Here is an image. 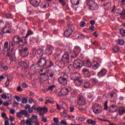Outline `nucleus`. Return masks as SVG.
Here are the masks:
<instances>
[{"label": "nucleus", "mask_w": 125, "mask_h": 125, "mask_svg": "<svg viewBox=\"0 0 125 125\" xmlns=\"http://www.w3.org/2000/svg\"><path fill=\"white\" fill-rule=\"evenodd\" d=\"M80 25L81 26V27H85V26H86V23H85V22L83 21L80 23Z\"/></svg>", "instance_id": "8fccbe9b"}, {"label": "nucleus", "mask_w": 125, "mask_h": 125, "mask_svg": "<svg viewBox=\"0 0 125 125\" xmlns=\"http://www.w3.org/2000/svg\"><path fill=\"white\" fill-rule=\"evenodd\" d=\"M111 3L108 2L106 3V4L105 5V6L107 7V8L109 9V8H111Z\"/></svg>", "instance_id": "680f3d73"}, {"label": "nucleus", "mask_w": 125, "mask_h": 125, "mask_svg": "<svg viewBox=\"0 0 125 125\" xmlns=\"http://www.w3.org/2000/svg\"><path fill=\"white\" fill-rule=\"evenodd\" d=\"M21 64L23 65V67H24L25 69H28V68H29V64H28V63L25 62H22Z\"/></svg>", "instance_id": "58836bf2"}, {"label": "nucleus", "mask_w": 125, "mask_h": 125, "mask_svg": "<svg viewBox=\"0 0 125 125\" xmlns=\"http://www.w3.org/2000/svg\"><path fill=\"white\" fill-rule=\"evenodd\" d=\"M21 39V37L20 36H15L13 38V41L15 43H18L19 41Z\"/></svg>", "instance_id": "bb28decb"}, {"label": "nucleus", "mask_w": 125, "mask_h": 125, "mask_svg": "<svg viewBox=\"0 0 125 125\" xmlns=\"http://www.w3.org/2000/svg\"><path fill=\"white\" fill-rule=\"evenodd\" d=\"M59 1L62 5H63V6L66 5V2L65 1V0H59Z\"/></svg>", "instance_id": "49530a36"}, {"label": "nucleus", "mask_w": 125, "mask_h": 125, "mask_svg": "<svg viewBox=\"0 0 125 125\" xmlns=\"http://www.w3.org/2000/svg\"><path fill=\"white\" fill-rule=\"evenodd\" d=\"M47 111H48V109H47L46 107H44L42 108V112H43L44 113H47Z\"/></svg>", "instance_id": "5fc2aeb1"}, {"label": "nucleus", "mask_w": 125, "mask_h": 125, "mask_svg": "<svg viewBox=\"0 0 125 125\" xmlns=\"http://www.w3.org/2000/svg\"><path fill=\"white\" fill-rule=\"evenodd\" d=\"M25 37H21V39L20 41H19V42H18V43H19V45L20 46L25 45L26 43H27V41H26V40H23V39H24Z\"/></svg>", "instance_id": "412c9836"}, {"label": "nucleus", "mask_w": 125, "mask_h": 125, "mask_svg": "<svg viewBox=\"0 0 125 125\" xmlns=\"http://www.w3.org/2000/svg\"><path fill=\"white\" fill-rule=\"evenodd\" d=\"M1 116L2 118H4L5 119V118H7V117H6V113L4 112H2L1 114Z\"/></svg>", "instance_id": "e2e57ef3"}, {"label": "nucleus", "mask_w": 125, "mask_h": 125, "mask_svg": "<svg viewBox=\"0 0 125 125\" xmlns=\"http://www.w3.org/2000/svg\"><path fill=\"white\" fill-rule=\"evenodd\" d=\"M14 46H15V45L13 42L10 43V46L9 47V50H10L11 51H12L13 49H14Z\"/></svg>", "instance_id": "c9c22d12"}, {"label": "nucleus", "mask_w": 125, "mask_h": 125, "mask_svg": "<svg viewBox=\"0 0 125 125\" xmlns=\"http://www.w3.org/2000/svg\"><path fill=\"white\" fill-rule=\"evenodd\" d=\"M72 33H73V30H72V28H69L65 31L64 36L66 38H69L72 35Z\"/></svg>", "instance_id": "dca6fc26"}, {"label": "nucleus", "mask_w": 125, "mask_h": 125, "mask_svg": "<svg viewBox=\"0 0 125 125\" xmlns=\"http://www.w3.org/2000/svg\"><path fill=\"white\" fill-rule=\"evenodd\" d=\"M71 79L72 81H77L82 79V75L79 72H74L70 75Z\"/></svg>", "instance_id": "423d86ee"}, {"label": "nucleus", "mask_w": 125, "mask_h": 125, "mask_svg": "<svg viewBox=\"0 0 125 125\" xmlns=\"http://www.w3.org/2000/svg\"><path fill=\"white\" fill-rule=\"evenodd\" d=\"M95 29V27L93 25L90 26L89 27V31H90V32H93Z\"/></svg>", "instance_id": "603ef678"}, {"label": "nucleus", "mask_w": 125, "mask_h": 125, "mask_svg": "<svg viewBox=\"0 0 125 125\" xmlns=\"http://www.w3.org/2000/svg\"><path fill=\"white\" fill-rule=\"evenodd\" d=\"M119 115L120 116H123L125 114V108L124 107L120 106L119 108Z\"/></svg>", "instance_id": "a878e982"}, {"label": "nucleus", "mask_w": 125, "mask_h": 125, "mask_svg": "<svg viewBox=\"0 0 125 125\" xmlns=\"http://www.w3.org/2000/svg\"><path fill=\"white\" fill-rule=\"evenodd\" d=\"M61 115L62 117H63V118L67 117V112L65 110H64L63 112H62Z\"/></svg>", "instance_id": "de8ad7c7"}, {"label": "nucleus", "mask_w": 125, "mask_h": 125, "mask_svg": "<svg viewBox=\"0 0 125 125\" xmlns=\"http://www.w3.org/2000/svg\"><path fill=\"white\" fill-rule=\"evenodd\" d=\"M29 1L31 4H32L33 6H34V7H38L39 5H42V2H39L37 0H29Z\"/></svg>", "instance_id": "2eb2a0df"}, {"label": "nucleus", "mask_w": 125, "mask_h": 125, "mask_svg": "<svg viewBox=\"0 0 125 125\" xmlns=\"http://www.w3.org/2000/svg\"><path fill=\"white\" fill-rule=\"evenodd\" d=\"M86 103V100L84 96H83L81 94H80L78 96V104L79 106H83V105H85Z\"/></svg>", "instance_id": "7ed1b4c3"}, {"label": "nucleus", "mask_w": 125, "mask_h": 125, "mask_svg": "<svg viewBox=\"0 0 125 125\" xmlns=\"http://www.w3.org/2000/svg\"><path fill=\"white\" fill-rule=\"evenodd\" d=\"M34 33L33 32V31L31 30H28L27 33L26 34V35L25 36V38H27L29 36H31V35H33Z\"/></svg>", "instance_id": "4c0bfd02"}, {"label": "nucleus", "mask_w": 125, "mask_h": 125, "mask_svg": "<svg viewBox=\"0 0 125 125\" xmlns=\"http://www.w3.org/2000/svg\"><path fill=\"white\" fill-rule=\"evenodd\" d=\"M83 83V80H80L78 79L77 80L74 81V83L76 85V86H81L82 85V83Z\"/></svg>", "instance_id": "b1692460"}, {"label": "nucleus", "mask_w": 125, "mask_h": 125, "mask_svg": "<svg viewBox=\"0 0 125 125\" xmlns=\"http://www.w3.org/2000/svg\"><path fill=\"white\" fill-rule=\"evenodd\" d=\"M113 51L115 53H117L120 51V47L118 46H115L113 48Z\"/></svg>", "instance_id": "e433bc0d"}, {"label": "nucleus", "mask_w": 125, "mask_h": 125, "mask_svg": "<svg viewBox=\"0 0 125 125\" xmlns=\"http://www.w3.org/2000/svg\"><path fill=\"white\" fill-rule=\"evenodd\" d=\"M82 72L83 75H84V77L89 78V77L91 76V73H90V72H89V70L87 68H83Z\"/></svg>", "instance_id": "ddd939ff"}, {"label": "nucleus", "mask_w": 125, "mask_h": 125, "mask_svg": "<svg viewBox=\"0 0 125 125\" xmlns=\"http://www.w3.org/2000/svg\"><path fill=\"white\" fill-rule=\"evenodd\" d=\"M81 51H82V49L80 46H76L74 47L73 51L71 54V58H76V57H78Z\"/></svg>", "instance_id": "f03ea898"}, {"label": "nucleus", "mask_w": 125, "mask_h": 125, "mask_svg": "<svg viewBox=\"0 0 125 125\" xmlns=\"http://www.w3.org/2000/svg\"><path fill=\"white\" fill-rule=\"evenodd\" d=\"M99 67H100V64L97 62H96L93 64V65L92 66V69H93V70H97V69H98Z\"/></svg>", "instance_id": "c85d7f7f"}, {"label": "nucleus", "mask_w": 125, "mask_h": 125, "mask_svg": "<svg viewBox=\"0 0 125 125\" xmlns=\"http://www.w3.org/2000/svg\"><path fill=\"white\" fill-rule=\"evenodd\" d=\"M86 2H87V5L89 6V7L93 4V3H94V2H95V1L93 0H86Z\"/></svg>", "instance_id": "7c9ffc66"}, {"label": "nucleus", "mask_w": 125, "mask_h": 125, "mask_svg": "<svg viewBox=\"0 0 125 125\" xmlns=\"http://www.w3.org/2000/svg\"><path fill=\"white\" fill-rule=\"evenodd\" d=\"M37 64L39 67H44L45 66H46V64H47V60H46V58H41L37 62Z\"/></svg>", "instance_id": "20e7f679"}, {"label": "nucleus", "mask_w": 125, "mask_h": 125, "mask_svg": "<svg viewBox=\"0 0 125 125\" xmlns=\"http://www.w3.org/2000/svg\"><path fill=\"white\" fill-rule=\"evenodd\" d=\"M120 34L122 36V37L125 36V30L124 28H121L120 30Z\"/></svg>", "instance_id": "79ce46f5"}, {"label": "nucleus", "mask_w": 125, "mask_h": 125, "mask_svg": "<svg viewBox=\"0 0 125 125\" xmlns=\"http://www.w3.org/2000/svg\"><path fill=\"white\" fill-rule=\"evenodd\" d=\"M21 86L23 88H26L28 87V84L25 83H23L22 84H21Z\"/></svg>", "instance_id": "13d9d810"}, {"label": "nucleus", "mask_w": 125, "mask_h": 125, "mask_svg": "<svg viewBox=\"0 0 125 125\" xmlns=\"http://www.w3.org/2000/svg\"><path fill=\"white\" fill-rule=\"evenodd\" d=\"M42 122H43V123H47V118H45V117H42Z\"/></svg>", "instance_id": "bf43d9fd"}, {"label": "nucleus", "mask_w": 125, "mask_h": 125, "mask_svg": "<svg viewBox=\"0 0 125 125\" xmlns=\"http://www.w3.org/2000/svg\"><path fill=\"white\" fill-rule=\"evenodd\" d=\"M20 53L22 57H27L29 55V51L28 47H26L21 49Z\"/></svg>", "instance_id": "1a4fd4ad"}, {"label": "nucleus", "mask_w": 125, "mask_h": 125, "mask_svg": "<svg viewBox=\"0 0 125 125\" xmlns=\"http://www.w3.org/2000/svg\"><path fill=\"white\" fill-rule=\"evenodd\" d=\"M12 23L11 22H7V23H6V26H7V27H8V26H9V27H10V28H11V26H12Z\"/></svg>", "instance_id": "0e129e2a"}, {"label": "nucleus", "mask_w": 125, "mask_h": 125, "mask_svg": "<svg viewBox=\"0 0 125 125\" xmlns=\"http://www.w3.org/2000/svg\"><path fill=\"white\" fill-rule=\"evenodd\" d=\"M1 32L3 34H10L11 33V28L9 26H5L4 28H2Z\"/></svg>", "instance_id": "4468645a"}, {"label": "nucleus", "mask_w": 125, "mask_h": 125, "mask_svg": "<svg viewBox=\"0 0 125 125\" xmlns=\"http://www.w3.org/2000/svg\"><path fill=\"white\" fill-rule=\"evenodd\" d=\"M17 90V91L21 92V91H23V89H22V88L21 87V86L20 85L18 87Z\"/></svg>", "instance_id": "6e6d98bb"}, {"label": "nucleus", "mask_w": 125, "mask_h": 125, "mask_svg": "<svg viewBox=\"0 0 125 125\" xmlns=\"http://www.w3.org/2000/svg\"><path fill=\"white\" fill-rule=\"evenodd\" d=\"M15 98L18 102H21V101H22V99H21V98L19 97L18 96H16L15 97Z\"/></svg>", "instance_id": "3c124183"}, {"label": "nucleus", "mask_w": 125, "mask_h": 125, "mask_svg": "<svg viewBox=\"0 0 125 125\" xmlns=\"http://www.w3.org/2000/svg\"><path fill=\"white\" fill-rule=\"evenodd\" d=\"M104 110H108V101H107L104 102Z\"/></svg>", "instance_id": "09e8293b"}, {"label": "nucleus", "mask_w": 125, "mask_h": 125, "mask_svg": "<svg viewBox=\"0 0 125 125\" xmlns=\"http://www.w3.org/2000/svg\"><path fill=\"white\" fill-rule=\"evenodd\" d=\"M118 43L120 45H123V44H125V41L122 39H119L118 41Z\"/></svg>", "instance_id": "a19ab883"}, {"label": "nucleus", "mask_w": 125, "mask_h": 125, "mask_svg": "<svg viewBox=\"0 0 125 125\" xmlns=\"http://www.w3.org/2000/svg\"><path fill=\"white\" fill-rule=\"evenodd\" d=\"M21 113V114L25 115V114L27 112V110H20Z\"/></svg>", "instance_id": "774afa93"}, {"label": "nucleus", "mask_w": 125, "mask_h": 125, "mask_svg": "<svg viewBox=\"0 0 125 125\" xmlns=\"http://www.w3.org/2000/svg\"><path fill=\"white\" fill-rule=\"evenodd\" d=\"M17 117L20 118H21L22 117H23V115L20 110V112L17 113Z\"/></svg>", "instance_id": "a18cd8bd"}, {"label": "nucleus", "mask_w": 125, "mask_h": 125, "mask_svg": "<svg viewBox=\"0 0 125 125\" xmlns=\"http://www.w3.org/2000/svg\"><path fill=\"white\" fill-rule=\"evenodd\" d=\"M9 82H10V79H7V81H6L5 84H6V85L8 86L9 85V84H10V83H9Z\"/></svg>", "instance_id": "052dcab7"}, {"label": "nucleus", "mask_w": 125, "mask_h": 125, "mask_svg": "<svg viewBox=\"0 0 125 125\" xmlns=\"http://www.w3.org/2000/svg\"><path fill=\"white\" fill-rule=\"evenodd\" d=\"M89 8L91 10H96V9L98 8V4L94 2V3L92 4V5H90L89 7Z\"/></svg>", "instance_id": "5701e85b"}, {"label": "nucleus", "mask_w": 125, "mask_h": 125, "mask_svg": "<svg viewBox=\"0 0 125 125\" xmlns=\"http://www.w3.org/2000/svg\"><path fill=\"white\" fill-rule=\"evenodd\" d=\"M71 79L72 81H77L82 79V75L79 72H74L70 75Z\"/></svg>", "instance_id": "39448f33"}, {"label": "nucleus", "mask_w": 125, "mask_h": 125, "mask_svg": "<svg viewBox=\"0 0 125 125\" xmlns=\"http://www.w3.org/2000/svg\"><path fill=\"white\" fill-rule=\"evenodd\" d=\"M3 49L4 50H5V49H7V50H9V48L8 49V42L6 41L4 42Z\"/></svg>", "instance_id": "f704fd0d"}, {"label": "nucleus", "mask_w": 125, "mask_h": 125, "mask_svg": "<svg viewBox=\"0 0 125 125\" xmlns=\"http://www.w3.org/2000/svg\"><path fill=\"white\" fill-rule=\"evenodd\" d=\"M4 125H9V119L8 118V117H5V118H4Z\"/></svg>", "instance_id": "ea45409f"}, {"label": "nucleus", "mask_w": 125, "mask_h": 125, "mask_svg": "<svg viewBox=\"0 0 125 125\" xmlns=\"http://www.w3.org/2000/svg\"><path fill=\"white\" fill-rule=\"evenodd\" d=\"M56 87V85L54 84L51 85L48 87V88L46 89V91H49V90H50L51 91H52V90H53V89L55 88Z\"/></svg>", "instance_id": "c756f323"}, {"label": "nucleus", "mask_w": 125, "mask_h": 125, "mask_svg": "<svg viewBox=\"0 0 125 125\" xmlns=\"http://www.w3.org/2000/svg\"><path fill=\"white\" fill-rule=\"evenodd\" d=\"M35 53L36 54L39 55L40 57H42V56H43V54H44V50L42 48L37 49Z\"/></svg>", "instance_id": "a211bd4d"}, {"label": "nucleus", "mask_w": 125, "mask_h": 125, "mask_svg": "<svg viewBox=\"0 0 125 125\" xmlns=\"http://www.w3.org/2000/svg\"><path fill=\"white\" fill-rule=\"evenodd\" d=\"M107 70L104 68L102 69L98 73V77H104L105 75H107Z\"/></svg>", "instance_id": "f3484780"}, {"label": "nucleus", "mask_w": 125, "mask_h": 125, "mask_svg": "<svg viewBox=\"0 0 125 125\" xmlns=\"http://www.w3.org/2000/svg\"><path fill=\"white\" fill-rule=\"evenodd\" d=\"M26 121H29L32 124H35V125L39 122V121H38V116L36 115H32L31 118L27 119Z\"/></svg>", "instance_id": "9b49d317"}, {"label": "nucleus", "mask_w": 125, "mask_h": 125, "mask_svg": "<svg viewBox=\"0 0 125 125\" xmlns=\"http://www.w3.org/2000/svg\"><path fill=\"white\" fill-rule=\"evenodd\" d=\"M119 111V107L117 105L112 104L109 107V112L110 113H116Z\"/></svg>", "instance_id": "f8f14e48"}, {"label": "nucleus", "mask_w": 125, "mask_h": 125, "mask_svg": "<svg viewBox=\"0 0 125 125\" xmlns=\"http://www.w3.org/2000/svg\"><path fill=\"white\" fill-rule=\"evenodd\" d=\"M87 124L89 125H93L96 124V122L92 121L91 119H88L86 121Z\"/></svg>", "instance_id": "72a5a7b5"}, {"label": "nucleus", "mask_w": 125, "mask_h": 125, "mask_svg": "<svg viewBox=\"0 0 125 125\" xmlns=\"http://www.w3.org/2000/svg\"><path fill=\"white\" fill-rule=\"evenodd\" d=\"M101 108H102V106H101V105H100L99 104H95L92 106L93 111H94L95 110H97L98 109H100Z\"/></svg>", "instance_id": "393cba45"}, {"label": "nucleus", "mask_w": 125, "mask_h": 125, "mask_svg": "<svg viewBox=\"0 0 125 125\" xmlns=\"http://www.w3.org/2000/svg\"><path fill=\"white\" fill-rule=\"evenodd\" d=\"M116 9H117V8L116 7V6H113V8L111 10L112 13H116Z\"/></svg>", "instance_id": "4d7b16f0"}, {"label": "nucleus", "mask_w": 125, "mask_h": 125, "mask_svg": "<svg viewBox=\"0 0 125 125\" xmlns=\"http://www.w3.org/2000/svg\"><path fill=\"white\" fill-rule=\"evenodd\" d=\"M68 78L69 76L67 74V73H62L61 77L58 78V81L60 84L64 86L67 85V83H68Z\"/></svg>", "instance_id": "f257e3e1"}, {"label": "nucleus", "mask_w": 125, "mask_h": 125, "mask_svg": "<svg viewBox=\"0 0 125 125\" xmlns=\"http://www.w3.org/2000/svg\"><path fill=\"white\" fill-rule=\"evenodd\" d=\"M9 103L8 101L4 102L3 104V106H9Z\"/></svg>", "instance_id": "338daca9"}, {"label": "nucleus", "mask_w": 125, "mask_h": 125, "mask_svg": "<svg viewBox=\"0 0 125 125\" xmlns=\"http://www.w3.org/2000/svg\"><path fill=\"white\" fill-rule=\"evenodd\" d=\"M82 62L83 61H82V60H81L80 59L74 60L73 63V67L74 68V69H77V70H79V69H81V68H82L81 64H82Z\"/></svg>", "instance_id": "0eeeda50"}, {"label": "nucleus", "mask_w": 125, "mask_h": 125, "mask_svg": "<svg viewBox=\"0 0 125 125\" xmlns=\"http://www.w3.org/2000/svg\"><path fill=\"white\" fill-rule=\"evenodd\" d=\"M90 86V83L89 82H86L84 83V87L85 88H88Z\"/></svg>", "instance_id": "37998d69"}, {"label": "nucleus", "mask_w": 125, "mask_h": 125, "mask_svg": "<svg viewBox=\"0 0 125 125\" xmlns=\"http://www.w3.org/2000/svg\"><path fill=\"white\" fill-rule=\"evenodd\" d=\"M85 63L86 64V66L88 67V68H91V67L92 66V64L91 63V62H90V61L89 60L86 61Z\"/></svg>", "instance_id": "2f4dec72"}, {"label": "nucleus", "mask_w": 125, "mask_h": 125, "mask_svg": "<svg viewBox=\"0 0 125 125\" xmlns=\"http://www.w3.org/2000/svg\"><path fill=\"white\" fill-rule=\"evenodd\" d=\"M93 111L96 115H97L98 114H100V113L102 112V107L98 109H95V110Z\"/></svg>", "instance_id": "473e14b6"}, {"label": "nucleus", "mask_w": 125, "mask_h": 125, "mask_svg": "<svg viewBox=\"0 0 125 125\" xmlns=\"http://www.w3.org/2000/svg\"><path fill=\"white\" fill-rule=\"evenodd\" d=\"M47 64H48L47 65V68H51L54 66V63L51 60H47Z\"/></svg>", "instance_id": "cd10ccee"}, {"label": "nucleus", "mask_w": 125, "mask_h": 125, "mask_svg": "<svg viewBox=\"0 0 125 125\" xmlns=\"http://www.w3.org/2000/svg\"><path fill=\"white\" fill-rule=\"evenodd\" d=\"M61 123H62V125H68L67 123V122H66V121H65V120H62Z\"/></svg>", "instance_id": "69168bd1"}, {"label": "nucleus", "mask_w": 125, "mask_h": 125, "mask_svg": "<svg viewBox=\"0 0 125 125\" xmlns=\"http://www.w3.org/2000/svg\"><path fill=\"white\" fill-rule=\"evenodd\" d=\"M27 102H28V100H27V99H26V98H22V103L23 104H25V103H27Z\"/></svg>", "instance_id": "864d4df0"}, {"label": "nucleus", "mask_w": 125, "mask_h": 125, "mask_svg": "<svg viewBox=\"0 0 125 125\" xmlns=\"http://www.w3.org/2000/svg\"><path fill=\"white\" fill-rule=\"evenodd\" d=\"M115 13H116V14L121 15V16H124V15H125V10L123 9L122 10H120V9L116 8L115 9Z\"/></svg>", "instance_id": "4be33fe9"}, {"label": "nucleus", "mask_w": 125, "mask_h": 125, "mask_svg": "<svg viewBox=\"0 0 125 125\" xmlns=\"http://www.w3.org/2000/svg\"><path fill=\"white\" fill-rule=\"evenodd\" d=\"M6 18H7V19H12L13 16L11 15V14H7L6 15Z\"/></svg>", "instance_id": "c03bdc74"}, {"label": "nucleus", "mask_w": 125, "mask_h": 125, "mask_svg": "<svg viewBox=\"0 0 125 125\" xmlns=\"http://www.w3.org/2000/svg\"><path fill=\"white\" fill-rule=\"evenodd\" d=\"M40 77L42 81H44L45 82L48 80V75H47V72H46L41 74Z\"/></svg>", "instance_id": "aec40b11"}, {"label": "nucleus", "mask_w": 125, "mask_h": 125, "mask_svg": "<svg viewBox=\"0 0 125 125\" xmlns=\"http://www.w3.org/2000/svg\"><path fill=\"white\" fill-rule=\"evenodd\" d=\"M72 91V88L70 86L62 88L61 90L62 95H67L69 93Z\"/></svg>", "instance_id": "6e6552de"}, {"label": "nucleus", "mask_w": 125, "mask_h": 125, "mask_svg": "<svg viewBox=\"0 0 125 125\" xmlns=\"http://www.w3.org/2000/svg\"><path fill=\"white\" fill-rule=\"evenodd\" d=\"M62 60L63 63L65 64H67V63H69L70 62V56H69L68 54H64L62 55Z\"/></svg>", "instance_id": "9d476101"}, {"label": "nucleus", "mask_w": 125, "mask_h": 125, "mask_svg": "<svg viewBox=\"0 0 125 125\" xmlns=\"http://www.w3.org/2000/svg\"><path fill=\"white\" fill-rule=\"evenodd\" d=\"M52 50H53V46L50 44L47 45L45 52L46 53L48 54H51V52H52Z\"/></svg>", "instance_id": "6ab92c4d"}]
</instances>
